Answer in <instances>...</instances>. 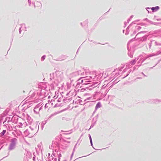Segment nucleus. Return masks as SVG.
Masks as SVG:
<instances>
[{
	"label": "nucleus",
	"instance_id": "f257e3e1",
	"mask_svg": "<svg viewBox=\"0 0 161 161\" xmlns=\"http://www.w3.org/2000/svg\"><path fill=\"white\" fill-rule=\"evenodd\" d=\"M159 8V7L158 6L156 7L155 8L153 7L152 8V10H154V9L158 10Z\"/></svg>",
	"mask_w": 161,
	"mask_h": 161
},
{
	"label": "nucleus",
	"instance_id": "f03ea898",
	"mask_svg": "<svg viewBox=\"0 0 161 161\" xmlns=\"http://www.w3.org/2000/svg\"><path fill=\"white\" fill-rule=\"evenodd\" d=\"M6 132V130H3V131L1 133V134L3 135Z\"/></svg>",
	"mask_w": 161,
	"mask_h": 161
},
{
	"label": "nucleus",
	"instance_id": "7ed1b4c3",
	"mask_svg": "<svg viewBox=\"0 0 161 161\" xmlns=\"http://www.w3.org/2000/svg\"><path fill=\"white\" fill-rule=\"evenodd\" d=\"M90 142H91V143H92V138H91V136L90 137Z\"/></svg>",
	"mask_w": 161,
	"mask_h": 161
},
{
	"label": "nucleus",
	"instance_id": "20e7f679",
	"mask_svg": "<svg viewBox=\"0 0 161 161\" xmlns=\"http://www.w3.org/2000/svg\"><path fill=\"white\" fill-rule=\"evenodd\" d=\"M100 104L99 103H97V105H98Z\"/></svg>",
	"mask_w": 161,
	"mask_h": 161
}]
</instances>
